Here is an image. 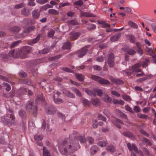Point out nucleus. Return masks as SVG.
I'll use <instances>...</instances> for the list:
<instances>
[{"mask_svg": "<svg viewBox=\"0 0 156 156\" xmlns=\"http://www.w3.org/2000/svg\"><path fill=\"white\" fill-rule=\"evenodd\" d=\"M30 51V47L25 46L20 50H12L9 52V56L14 58L20 57L21 58H25L28 57V54Z\"/></svg>", "mask_w": 156, "mask_h": 156, "instance_id": "f257e3e1", "label": "nucleus"}, {"mask_svg": "<svg viewBox=\"0 0 156 156\" xmlns=\"http://www.w3.org/2000/svg\"><path fill=\"white\" fill-rule=\"evenodd\" d=\"M62 145L63 146V149L60 148V151L63 154L67 156L68 152L67 148L70 153H73L77 150V148L76 146V144L73 143H68L66 140H64L62 142Z\"/></svg>", "mask_w": 156, "mask_h": 156, "instance_id": "f03ea898", "label": "nucleus"}, {"mask_svg": "<svg viewBox=\"0 0 156 156\" xmlns=\"http://www.w3.org/2000/svg\"><path fill=\"white\" fill-rule=\"evenodd\" d=\"M34 101L32 100L29 101L26 105V109L29 112H31L35 115L37 112V107L36 105H33Z\"/></svg>", "mask_w": 156, "mask_h": 156, "instance_id": "7ed1b4c3", "label": "nucleus"}, {"mask_svg": "<svg viewBox=\"0 0 156 156\" xmlns=\"http://www.w3.org/2000/svg\"><path fill=\"white\" fill-rule=\"evenodd\" d=\"M90 48V45H87L83 48L81 49L77 52L78 56L80 58L83 57L86 54V53L89 50Z\"/></svg>", "mask_w": 156, "mask_h": 156, "instance_id": "20e7f679", "label": "nucleus"}, {"mask_svg": "<svg viewBox=\"0 0 156 156\" xmlns=\"http://www.w3.org/2000/svg\"><path fill=\"white\" fill-rule=\"evenodd\" d=\"M114 56L113 54L111 53L108 55L107 60V62L110 68L113 67L114 65Z\"/></svg>", "mask_w": 156, "mask_h": 156, "instance_id": "39448f33", "label": "nucleus"}, {"mask_svg": "<svg viewBox=\"0 0 156 156\" xmlns=\"http://www.w3.org/2000/svg\"><path fill=\"white\" fill-rule=\"evenodd\" d=\"M45 111L48 114L50 115L55 114L57 111V109L52 105H50L45 108Z\"/></svg>", "mask_w": 156, "mask_h": 156, "instance_id": "423d86ee", "label": "nucleus"}, {"mask_svg": "<svg viewBox=\"0 0 156 156\" xmlns=\"http://www.w3.org/2000/svg\"><path fill=\"white\" fill-rule=\"evenodd\" d=\"M69 38L72 40L76 39L80 36V33L79 32H72L70 33Z\"/></svg>", "mask_w": 156, "mask_h": 156, "instance_id": "0eeeda50", "label": "nucleus"}, {"mask_svg": "<svg viewBox=\"0 0 156 156\" xmlns=\"http://www.w3.org/2000/svg\"><path fill=\"white\" fill-rule=\"evenodd\" d=\"M127 146L129 150L130 151H131L132 150H133L136 153L139 150L137 147L134 144H133L132 145H131V144L128 143L127 144Z\"/></svg>", "mask_w": 156, "mask_h": 156, "instance_id": "6e6552de", "label": "nucleus"}, {"mask_svg": "<svg viewBox=\"0 0 156 156\" xmlns=\"http://www.w3.org/2000/svg\"><path fill=\"white\" fill-rule=\"evenodd\" d=\"M110 80L112 82L116 85L122 84L124 83L123 81L119 79L112 78H111Z\"/></svg>", "mask_w": 156, "mask_h": 156, "instance_id": "1a4fd4ad", "label": "nucleus"}, {"mask_svg": "<svg viewBox=\"0 0 156 156\" xmlns=\"http://www.w3.org/2000/svg\"><path fill=\"white\" fill-rule=\"evenodd\" d=\"M32 14L34 19H37L40 16V12L38 9H34L32 11Z\"/></svg>", "mask_w": 156, "mask_h": 156, "instance_id": "9d476101", "label": "nucleus"}, {"mask_svg": "<svg viewBox=\"0 0 156 156\" xmlns=\"http://www.w3.org/2000/svg\"><path fill=\"white\" fill-rule=\"evenodd\" d=\"M91 101L92 105L96 107L99 106L101 104L100 100L97 98L92 99Z\"/></svg>", "mask_w": 156, "mask_h": 156, "instance_id": "9b49d317", "label": "nucleus"}, {"mask_svg": "<svg viewBox=\"0 0 156 156\" xmlns=\"http://www.w3.org/2000/svg\"><path fill=\"white\" fill-rule=\"evenodd\" d=\"M124 51L130 55H133L136 51L134 50L129 48H126L124 49Z\"/></svg>", "mask_w": 156, "mask_h": 156, "instance_id": "f8f14e48", "label": "nucleus"}, {"mask_svg": "<svg viewBox=\"0 0 156 156\" xmlns=\"http://www.w3.org/2000/svg\"><path fill=\"white\" fill-rule=\"evenodd\" d=\"M98 83L100 84L104 85H109L110 84V82L108 80H105L101 77Z\"/></svg>", "mask_w": 156, "mask_h": 156, "instance_id": "ddd939ff", "label": "nucleus"}, {"mask_svg": "<svg viewBox=\"0 0 156 156\" xmlns=\"http://www.w3.org/2000/svg\"><path fill=\"white\" fill-rule=\"evenodd\" d=\"M121 36L120 33H118L111 37L110 40L112 42H115L118 40Z\"/></svg>", "mask_w": 156, "mask_h": 156, "instance_id": "4468645a", "label": "nucleus"}, {"mask_svg": "<svg viewBox=\"0 0 156 156\" xmlns=\"http://www.w3.org/2000/svg\"><path fill=\"white\" fill-rule=\"evenodd\" d=\"M57 114L59 118L62 119V121H64V122H69V120H66V118L65 115L62 113L58 112Z\"/></svg>", "mask_w": 156, "mask_h": 156, "instance_id": "2eb2a0df", "label": "nucleus"}, {"mask_svg": "<svg viewBox=\"0 0 156 156\" xmlns=\"http://www.w3.org/2000/svg\"><path fill=\"white\" fill-rule=\"evenodd\" d=\"M122 134L126 137L129 138H134V136L133 134L129 131L124 132Z\"/></svg>", "mask_w": 156, "mask_h": 156, "instance_id": "dca6fc26", "label": "nucleus"}, {"mask_svg": "<svg viewBox=\"0 0 156 156\" xmlns=\"http://www.w3.org/2000/svg\"><path fill=\"white\" fill-rule=\"evenodd\" d=\"M75 76L76 79L80 81H83L84 79V76L81 74L75 73Z\"/></svg>", "mask_w": 156, "mask_h": 156, "instance_id": "f3484780", "label": "nucleus"}, {"mask_svg": "<svg viewBox=\"0 0 156 156\" xmlns=\"http://www.w3.org/2000/svg\"><path fill=\"white\" fill-rule=\"evenodd\" d=\"M103 99L104 101L107 103H109L112 101V98L108 94H105Z\"/></svg>", "mask_w": 156, "mask_h": 156, "instance_id": "a211bd4d", "label": "nucleus"}, {"mask_svg": "<svg viewBox=\"0 0 156 156\" xmlns=\"http://www.w3.org/2000/svg\"><path fill=\"white\" fill-rule=\"evenodd\" d=\"M40 37V34H39L37 37L34 39L31 42H29L28 44L30 45H32L33 44L37 43L39 40Z\"/></svg>", "mask_w": 156, "mask_h": 156, "instance_id": "6ab92c4d", "label": "nucleus"}, {"mask_svg": "<svg viewBox=\"0 0 156 156\" xmlns=\"http://www.w3.org/2000/svg\"><path fill=\"white\" fill-rule=\"evenodd\" d=\"M20 30V28L18 26H15L12 28L10 31L14 34L18 33Z\"/></svg>", "mask_w": 156, "mask_h": 156, "instance_id": "aec40b11", "label": "nucleus"}, {"mask_svg": "<svg viewBox=\"0 0 156 156\" xmlns=\"http://www.w3.org/2000/svg\"><path fill=\"white\" fill-rule=\"evenodd\" d=\"M43 156H51L49 151L46 149L45 147H43Z\"/></svg>", "mask_w": 156, "mask_h": 156, "instance_id": "412c9836", "label": "nucleus"}, {"mask_svg": "<svg viewBox=\"0 0 156 156\" xmlns=\"http://www.w3.org/2000/svg\"><path fill=\"white\" fill-rule=\"evenodd\" d=\"M64 92L65 95L67 97L73 98H75V95L69 91H65Z\"/></svg>", "mask_w": 156, "mask_h": 156, "instance_id": "4be33fe9", "label": "nucleus"}, {"mask_svg": "<svg viewBox=\"0 0 156 156\" xmlns=\"http://www.w3.org/2000/svg\"><path fill=\"white\" fill-rule=\"evenodd\" d=\"M71 47V43L69 42H67L65 43L63 45V49H69Z\"/></svg>", "mask_w": 156, "mask_h": 156, "instance_id": "5701e85b", "label": "nucleus"}, {"mask_svg": "<svg viewBox=\"0 0 156 156\" xmlns=\"http://www.w3.org/2000/svg\"><path fill=\"white\" fill-rule=\"evenodd\" d=\"M82 15L83 16H84L86 17H92L96 16L94 15L93 14L90 13L89 12H82Z\"/></svg>", "mask_w": 156, "mask_h": 156, "instance_id": "b1692460", "label": "nucleus"}, {"mask_svg": "<svg viewBox=\"0 0 156 156\" xmlns=\"http://www.w3.org/2000/svg\"><path fill=\"white\" fill-rule=\"evenodd\" d=\"M98 150V149L96 146H93L90 149L91 154L92 155H94Z\"/></svg>", "mask_w": 156, "mask_h": 156, "instance_id": "393cba45", "label": "nucleus"}, {"mask_svg": "<svg viewBox=\"0 0 156 156\" xmlns=\"http://www.w3.org/2000/svg\"><path fill=\"white\" fill-rule=\"evenodd\" d=\"M85 91L86 93L90 96L95 97L96 95L95 92L90 90L86 89Z\"/></svg>", "mask_w": 156, "mask_h": 156, "instance_id": "a878e982", "label": "nucleus"}, {"mask_svg": "<svg viewBox=\"0 0 156 156\" xmlns=\"http://www.w3.org/2000/svg\"><path fill=\"white\" fill-rule=\"evenodd\" d=\"M106 150L108 152H114L115 151L114 147L113 145H110L106 147Z\"/></svg>", "mask_w": 156, "mask_h": 156, "instance_id": "bb28decb", "label": "nucleus"}, {"mask_svg": "<svg viewBox=\"0 0 156 156\" xmlns=\"http://www.w3.org/2000/svg\"><path fill=\"white\" fill-rule=\"evenodd\" d=\"M35 27L34 26H30L27 29H26L24 30V32L25 33H28L30 32L31 31H32L34 29Z\"/></svg>", "mask_w": 156, "mask_h": 156, "instance_id": "cd10ccee", "label": "nucleus"}, {"mask_svg": "<svg viewBox=\"0 0 156 156\" xmlns=\"http://www.w3.org/2000/svg\"><path fill=\"white\" fill-rule=\"evenodd\" d=\"M82 102L85 106H89L90 105V101L84 98L82 99Z\"/></svg>", "mask_w": 156, "mask_h": 156, "instance_id": "c85d7f7f", "label": "nucleus"}, {"mask_svg": "<svg viewBox=\"0 0 156 156\" xmlns=\"http://www.w3.org/2000/svg\"><path fill=\"white\" fill-rule=\"evenodd\" d=\"M122 97L124 100L128 102H130L131 100L130 96L126 94L122 95Z\"/></svg>", "mask_w": 156, "mask_h": 156, "instance_id": "c756f323", "label": "nucleus"}, {"mask_svg": "<svg viewBox=\"0 0 156 156\" xmlns=\"http://www.w3.org/2000/svg\"><path fill=\"white\" fill-rule=\"evenodd\" d=\"M142 141L144 143H147V145L149 146H151L152 145V143L148 139L145 138H143L142 139Z\"/></svg>", "mask_w": 156, "mask_h": 156, "instance_id": "7c9ffc66", "label": "nucleus"}, {"mask_svg": "<svg viewBox=\"0 0 156 156\" xmlns=\"http://www.w3.org/2000/svg\"><path fill=\"white\" fill-rule=\"evenodd\" d=\"M107 144V141H102L99 142L98 145L101 147H105Z\"/></svg>", "mask_w": 156, "mask_h": 156, "instance_id": "2f4dec72", "label": "nucleus"}, {"mask_svg": "<svg viewBox=\"0 0 156 156\" xmlns=\"http://www.w3.org/2000/svg\"><path fill=\"white\" fill-rule=\"evenodd\" d=\"M53 98L56 104H59L60 103H62L63 102L62 99L58 98H55V96H53Z\"/></svg>", "mask_w": 156, "mask_h": 156, "instance_id": "473e14b6", "label": "nucleus"}, {"mask_svg": "<svg viewBox=\"0 0 156 156\" xmlns=\"http://www.w3.org/2000/svg\"><path fill=\"white\" fill-rule=\"evenodd\" d=\"M49 13L54 15H57L58 14V12L56 10L53 9H51L48 10Z\"/></svg>", "mask_w": 156, "mask_h": 156, "instance_id": "72a5a7b5", "label": "nucleus"}, {"mask_svg": "<svg viewBox=\"0 0 156 156\" xmlns=\"http://www.w3.org/2000/svg\"><path fill=\"white\" fill-rule=\"evenodd\" d=\"M101 77L95 75H92L91 76V78L93 80L98 82L100 79Z\"/></svg>", "mask_w": 156, "mask_h": 156, "instance_id": "f704fd0d", "label": "nucleus"}, {"mask_svg": "<svg viewBox=\"0 0 156 156\" xmlns=\"http://www.w3.org/2000/svg\"><path fill=\"white\" fill-rule=\"evenodd\" d=\"M137 116L139 118L142 119H146L148 117L147 115L140 113H138Z\"/></svg>", "mask_w": 156, "mask_h": 156, "instance_id": "c9c22d12", "label": "nucleus"}, {"mask_svg": "<svg viewBox=\"0 0 156 156\" xmlns=\"http://www.w3.org/2000/svg\"><path fill=\"white\" fill-rule=\"evenodd\" d=\"M19 114L22 118H24L26 117V113L23 110L20 111Z\"/></svg>", "mask_w": 156, "mask_h": 156, "instance_id": "e433bc0d", "label": "nucleus"}, {"mask_svg": "<svg viewBox=\"0 0 156 156\" xmlns=\"http://www.w3.org/2000/svg\"><path fill=\"white\" fill-rule=\"evenodd\" d=\"M23 82L25 84L31 85L32 83L31 81L30 80L27 79H24L23 80Z\"/></svg>", "mask_w": 156, "mask_h": 156, "instance_id": "4c0bfd02", "label": "nucleus"}, {"mask_svg": "<svg viewBox=\"0 0 156 156\" xmlns=\"http://www.w3.org/2000/svg\"><path fill=\"white\" fill-rule=\"evenodd\" d=\"M73 91L74 92L76 95L79 97H81L82 94L77 89L74 88L73 89Z\"/></svg>", "mask_w": 156, "mask_h": 156, "instance_id": "58836bf2", "label": "nucleus"}, {"mask_svg": "<svg viewBox=\"0 0 156 156\" xmlns=\"http://www.w3.org/2000/svg\"><path fill=\"white\" fill-rule=\"evenodd\" d=\"M129 24L130 26L134 28H137L138 27L137 25L133 22L130 21H129Z\"/></svg>", "mask_w": 156, "mask_h": 156, "instance_id": "ea45409f", "label": "nucleus"}, {"mask_svg": "<svg viewBox=\"0 0 156 156\" xmlns=\"http://www.w3.org/2000/svg\"><path fill=\"white\" fill-rule=\"evenodd\" d=\"M148 52L150 55L152 56L153 58H156V55L155 54L152 49H150L149 50Z\"/></svg>", "mask_w": 156, "mask_h": 156, "instance_id": "a19ab883", "label": "nucleus"}, {"mask_svg": "<svg viewBox=\"0 0 156 156\" xmlns=\"http://www.w3.org/2000/svg\"><path fill=\"white\" fill-rule=\"evenodd\" d=\"M37 100L38 101H44V98L42 96V94L38 95L37 98Z\"/></svg>", "mask_w": 156, "mask_h": 156, "instance_id": "79ce46f5", "label": "nucleus"}, {"mask_svg": "<svg viewBox=\"0 0 156 156\" xmlns=\"http://www.w3.org/2000/svg\"><path fill=\"white\" fill-rule=\"evenodd\" d=\"M62 56L61 55H58L55 56H54L49 58V60L50 61H52L54 60L60 58Z\"/></svg>", "mask_w": 156, "mask_h": 156, "instance_id": "37998d69", "label": "nucleus"}, {"mask_svg": "<svg viewBox=\"0 0 156 156\" xmlns=\"http://www.w3.org/2000/svg\"><path fill=\"white\" fill-rule=\"evenodd\" d=\"M34 139L37 140H41L43 139V137L41 135H36L34 136Z\"/></svg>", "mask_w": 156, "mask_h": 156, "instance_id": "c03bdc74", "label": "nucleus"}, {"mask_svg": "<svg viewBox=\"0 0 156 156\" xmlns=\"http://www.w3.org/2000/svg\"><path fill=\"white\" fill-rule=\"evenodd\" d=\"M27 4L31 6H34L35 5V3L34 2L35 0H28Z\"/></svg>", "mask_w": 156, "mask_h": 156, "instance_id": "a18cd8bd", "label": "nucleus"}, {"mask_svg": "<svg viewBox=\"0 0 156 156\" xmlns=\"http://www.w3.org/2000/svg\"><path fill=\"white\" fill-rule=\"evenodd\" d=\"M119 114V115L122 117L124 119H126L127 118V116L124 113L122 112L120 110H119L118 111Z\"/></svg>", "mask_w": 156, "mask_h": 156, "instance_id": "49530a36", "label": "nucleus"}, {"mask_svg": "<svg viewBox=\"0 0 156 156\" xmlns=\"http://www.w3.org/2000/svg\"><path fill=\"white\" fill-rule=\"evenodd\" d=\"M83 3L81 0H79L76 2H75L74 4L75 5H78L79 6H81L83 5Z\"/></svg>", "mask_w": 156, "mask_h": 156, "instance_id": "de8ad7c7", "label": "nucleus"}, {"mask_svg": "<svg viewBox=\"0 0 156 156\" xmlns=\"http://www.w3.org/2000/svg\"><path fill=\"white\" fill-rule=\"evenodd\" d=\"M20 42V41H17L14 42L13 43H12L11 46L10 47L11 48H13L15 47H16L19 43Z\"/></svg>", "mask_w": 156, "mask_h": 156, "instance_id": "09e8293b", "label": "nucleus"}, {"mask_svg": "<svg viewBox=\"0 0 156 156\" xmlns=\"http://www.w3.org/2000/svg\"><path fill=\"white\" fill-rule=\"evenodd\" d=\"M143 151L145 153V154L147 155H150V153L148 150L145 147H143Z\"/></svg>", "mask_w": 156, "mask_h": 156, "instance_id": "8fccbe9b", "label": "nucleus"}, {"mask_svg": "<svg viewBox=\"0 0 156 156\" xmlns=\"http://www.w3.org/2000/svg\"><path fill=\"white\" fill-rule=\"evenodd\" d=\"M69 25L73 24V25H77L78 24V22L75 20H72L69 21L68 23Z\"/></svg>", "mask_w": 156, "mask_h": 156, "instance_id": "3c124183", "label": "nucleus"}, {"mask_svg": "<svg viewBox=\"0 0 156 156\" xmlns=\"http://www.w3.org/2000/svg\"><path fill=\"white\" fill-rule=\"evenodd\" d=\"M111 93L112 94L115 95L117 97H119L120 95V94L119 93H118L115 91L113 90L111 91Z\"/></svg>", "mask_w": 156, "mask_h": 156, "instance_id": "603ef678", "label": "nucleus"}, {"mask_svg": "<svg viewBox=\"0 0 156 156\" xmlns=\"http://www.w3.org/2000/svg\"><path fill=\"white\" fill-rule=\"evenodd\" d=\"M19 75L22 77L24 78L27 76V74L25 72H21L19 73Z\"/></svg>", "mask_w": 156, "mask_h": 156, "instance_id": "864d4df0", "label": "nucleus"}, {"mask_svg": "<svg viewBox=\"0 0 156 156\" xmlns=\"http://www.w3.org/2000/svg\"><path fill=\"white\" fill-rule=\"evenodd\" d=\"M141 64L140 63H137L133 66L132 68H138L141 67Z\"/></svg>", "mask_w": 156, "mask_h": 156, "instance_id": "5fc2aeb1", "label": "nucleus"}, {"mask_svg": "<svg viewBox=\"0 0 156 156\" xmlns=\"http://www.w3.org/2000/svg\"><path fill=\"white\" fill-rule=\"evenodd\" d=\"M36 2L41 4H43L47 2L48 0H36Z\"/></svg>", "mask_w": 156, "mask_h": 156, "instance_id": "6e6d98bb", "label": "nucleus"}, {"mask_svg": "<svg viewBox=\"0 0 156 156\" xmlns=\"http://www.w3.org/2000/svg\"><path fill=\"white\" fill-rule=\"evenodd\" d=\"M78 139L81 143H84L86 141V139L83 136H80L79 137Z\"/></svg>", "mask_w": 156, "mask_h": 156, "instance_id": "4d7b16f0", "label": "nucleus"}, {"mask_svg": "<svg viewBox=\"0 0 156 156\" xmlns=\"http://www.w3.org/2000/svg\"><path fill=\"white\" fill-rule=\"evenodd\" d=\"M98 118L102 120L105 122L106 121V118L102 115L101 114H99L98 115Z\"/></svg>", "mask_w": 156, "mask_h": 156, "instance_id": "13d9d810", "label": "nucleus"}, {"mask_svg": "<svg viewBox=\"0 0 156 156\" xmlns=\"http://www.w3.org/2000/svg\"><path fill=\"white\" fill-rule=\"evenodd\" d=\"M129 38L131 42L133 43L135 42V38L133 36L131 35L129 36Z\"/></svg>", "mask_w": 156, "mask_h": 156, "instance_id": "bf43d9fd", "label": "nucleus"}, {"mask_svg": "<svg viewBox=\"0 0 156 156\" xmlns=\"http://www.w3.org/2000/svg\"><path fill=\"white\" fill-rule=\"evenodd\" d=\"M24 6L23 3L19 4L15 6V8L16 9H19L23 7Z\"/></svg>", "mask_w": 156, "mask_h": 156, "instance_id": "052dcab7", "label": "nucleus"}, {"mask_svg": "<svg viewBox=\"0 0 156 156\" xmlns=\"http://www.w3.org/2000/svg\"><path fill=\"white\" fill-rule=\"evenodd\" d=\"M55 32L53 30H51L48 34V36L49 37H52L54 35Z\"/></svg>", "mask_w": 156, "mask_h": 156, "instance_id": "680f3d73", "label": "nucleus"}, {"mask_svg": "<svg viewBox=\"0 0 156 156\" xmlns=\"http://www.w3.org/2000/svg\"><path fill=\"white\" fill-rule=\"evenodd\" d=\"M140 131L142 134L145 135L147 137L149 136V134L144 130L142 129H141L140 130Z\"/></svg>", "mask_w": 156, "mask_h": 156, "instance_id": "e2e57ef3", "label": "nucleus"}, {"mask_svg": "<svg viewBox=\"0 0 156 156\" xmlns=\"http://www.w3.org/2000/svg\"><path fill=\"white\" fill-rule=\"evenodd\" d=\"M125 108L127 110L129 111L130 112L132 113H133V111L132 109L129 106L127 105H126L125 106Z\"/></svg>", "mask_w": 156, "mask_h": 156, "instance_id": "0e129e2a", "label": "nucleus"}, {"mask_svg": "<svg viewBox=\"0 0 156 156\" xmlns=\"http://www.w3.org/2000/svg\"><path fill=\"white\" fill-rule=\"evenodd\" d=\"M21 13L22 14L26 16H27L28 15V13L26 12V9L25 8L23 9L21 11Z\"/></svg>", "mask_w": 156, "mask_h": 156, "instance_id": "69168bd1", "label": "nucleus"}, {"mask_svg": "<svg viewBox=\"0 0 156 156\" xmlns=\"http://www.w3.org/2000/svg\"><path fill=\"white\" fill-rule=\"evenodd\" d=\"M104 58L101 56L97 58L96 60L98 62H101L104 60Z\"/></svg>", "mask_w": 156, "mask_h": 156, "instance_id": "338daca9", "label": "nucleus"}, {"mask_svg": "<svg viewBox=\"0 0 156 156\" xmlns=\"http://www.w3.org/2000/svg\"><path fill=\"white\" fill-rule=\"evenodd\" d=\"M49 51V50L48 49L44 48L42 50L41 52L42 54H45L48 53Z\"/></svg>", "mask_w": 156, "mask_h": 156, "instance_id": "774afa93", "label": "nucleus"}]
</instances>
